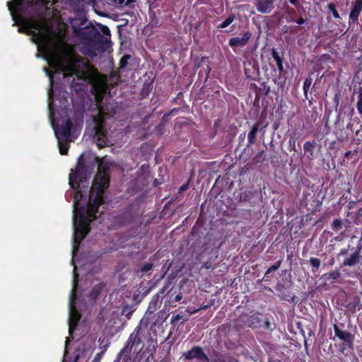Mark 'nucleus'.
I'll list each match as a JSON object with an SVG mask.
<instances>
[{"instance_id":"34","label":"nucleus","mask_w":362,"mask_h":362,"mask_svg":"<svg viewBox=\"0 0 362 362\" xmlns=\"http://www.w3.org/2000/svg\"><path fill=\"white\" fill-rule=\"evenodd\" d=\"M100 30L103 33V35L105 37H106V35L110 36V30L106 25H101Z\"/></svg>"},{"instance_id":"24","label":"nucleus","mask_w":362,"mask_h":362,"mask_svg":"<svg viewBox=\"0 0 362 362\" xmlns=\"http://www.w3.org/2000/svg\"><path fill=\"white\" fill-rule=\"evenodd\" d=\"M235 16L234 14H230L229 16L223 21L221 24H219L217 28L219 29H223L227 28L228 25H230L235 20Z\"/></svg>"},{"instance_id":"51","label":"nucleus","mask_w":362,"mask_h":362,"mask_svg":"<svg viewBox=\"0 0 362 362\" xmlns=\"http://www.w3.org/2000/svg\"><path fill=\"white\" fill-rule=\"evenodd\" d=\"M358 215L362 217V209H360L358 211Z\"/></svg>"},{"instance_id":"55","label":"nucleus","mask_w":362,"mask_h":362,"mask_svg":"<svg viewBox=\"0 0 362 362\" xmlns=\"http://www.w3.org/2000/svg\"><path fill=\"white\" fill-rule=\"evenodd\" d=\"M95 0H88V1L91 4L95 2Z\"/></svg>"},{"instance_id":"6","label":"nucleus","mask_w":362,"mask_h":362,"mask_svg":"<svg viewBox=\"0 0 362 362\" xmlns=\"http://www.w3.org/2000/svg\"><path fill=\"white\" fill-rule=\"evenodd\" d=\"M74 284L70 294V305H71V315L69 323V332H72L73 329L77 326L78 321L81 318L80 313L74 308V304L76 298V286L77 282L74 280Z\"/></svg>"},{"instance_id":"33","label":"nucleus","mask_w":362,"mask_h":362,"mask_svg":"<svg viewBox=\"0 0 362 362\" xmlns=\"http://www.w3.org/2000/svg\"><path fill=\"white\" fill-rule=\"evenodd\" d=\"M310 262L311 265L316 269H318L320 266L321 262L317 258H311Z\"/></svg>"},{"instance_id":"28","label":"nucleus","mask_w":362,"mask_h":362,"mask_svg":"<svg viewBox=\"0 0 362 362\" xmlns=\"http://www.w3.org/2000/svg\"><path fill=\"white\" fill-rule=\"evenodd\" d=\"M315 142L313 141V142H310V141H307L305 144H304V150L305 152H309L310 153L311 156H313V148H315Z\"/></svg>"},{"instance_id":"21","label":"nucleus","mask_w":362,"mask_h":362,"mask_svg":"<svg viewBox=\"0 0 362 362\" xmlns=\"http://www.w3.org/2000/svg\"><path fill=\"white\" fill-rule=\"evenodd\" d=\"M47 75L49 76V89L48 91V100H49L50 103H52L54 100V92H53V74L52 73H49L47 71Z\"/></svg>"},{"instance_id":"49","label":"nucleus","mask_w":362,"mask_h":362,"mask_svg":"<svg viewBox=\"0 0 362 362\" xmlns=\"http://www.w3.org/2000/svg\"><path fill=\"white\" fill-rule=\"evenodd\" d=\"M158 0H147V2L150 4H153L156 3Z\"/></svg>"},{"instance_id":"20","label":"nucleus","mask_w":362,"mask_h":362,"mask_svg":"<svg viewBox=\"0 0 362 362\" xmlns=\"http://www.w3.org/2000/svg\"><path fill=\"white\" fill-rule=\"evenodd\" d=\"M340 276H341V274L339 271H333V272L323 274L322 276L321 279H324L325 281H327L331 279L336 280L338 278H339Z\"/></svg>"},{"instance_id":"45","label":"nucleus","mask_w":362,"mask_h":362,"mask_svg":"<svg viewBox=\"0 0 362 362\" xmlns=\"http://www.w3.org/2000/svg\"><path fill=\"white\" fill-rule=\"evenodd\" d=\"M164 126V124L160 123L158 126L156 127L157 131H159L160 129L163 128Z\"/></svg>"},{"instance_id":"16","label":"nucleus","mask_w":362,"mask_h":362,"mask_svg":"<svg viewBox=\"0 0 362 362\" xmlns=\"http://www.w3.org/2000/svg\"><path fill=\"white\" fill-rule=\"evenodd\" d=\"M361 250V247H358L356 252L343 262V266H354L358 263Z\"/></svg>"},{"instance_id":"35","label":"nucleus","mask_w":362,"mask_h":362,"mask_svg":"<svg viewBox=\"0 0 362 362\" xmlns=\"http://www.w3.org/2000/svg\"><path fill=\"white\" fill-rule=\"evenodd\" d=\"M276 64L277 65L279 73L282 74L284 72L283 59H278V61L276 62Z\"/></svg>"},{"instance_id":"56","label":"nucleus","mask_w":362,"mask_h":362,"mask_svg":"<svg viewBox=\"0 0 362 362\" xmlns=\"http://www.w3.org/2000/svg\"><path fill=\"white\" fill-rule=\"evenodd\" d=\"M300 30V28H298L297 26H296V28H295V30H296V33H297L298 32V30Z\"/></svg>"},{"instance_id":"44","label":"nucleus","mask_w":362,"mask_h":362,"mask_svg":"<svg viewBox=\"0 0 362 362\" xmlns=\"http://www.w3.org/2000/svg\"><path fill=\"white\" fill-rule=\"evenodd\" d=\"M298 25H302L304 23L305 21L303 18H299L298 21H296Z\"/></svg>"},{"instance_id":"42","label":"nucleus","mask_w":362,"mask_h":362,"mask_svg":"<svg viewBox=\"0 0 362 362\" xmlns=\"http://www.w3.org/2000/svg\"><path fill=\"white\" fill-rule=\"evenodd\" d=\"M203 267L205 268L206 269H209L211 268V263L210 262H206L205 263H204Z\"/></svg>"},{"instance_id":"47","label":"nucleus","mask_w":362,"mask_h":362,"mask_svg":"<svg viewBox=\"0 0 362 362\" xmlns=\"http://www.w3.org/2000/svg\"><path fill=\"white\" fill-rule=\"evenodd\" d=\"M135 1H136V0H127L126 2H125V5H129V4H130L132 3H134Z\"/></svg>"},{"instance_id":"2","label":"nucleus","mask_w":362,"mask_h":362,"mask_svg":"<svg viewBox=\"0 0 362 362\" xmlns=\"http://www.w3.org/2000/svg\"><path fill=\"white\" fill-rule=\"evenodd\" d=\"M98 160V173L89 185L90 173L81 156L74 170L69 175V183L75 192L74 212L77 218V228L75 233L83 240L89 233L90 223L96 219L98 207L101 204L103 194L109 186L110 167L112 163L106 160Z\"/></svg>"},{"instance_id":"61","label":"nucleus","mask_w":362,"mask_h":362,"mask_svg":"<svg viewBox=\"0 0 362 362\" xmlns=\"http://www.w3.org/2000/svg\"><path fill=\"white\" fill-rule=\"evenodd\" d=\"M176 299H177V300H179L180 299V297L179 296H177Z\"/></svg>"},{"instance_id":"48","label":"nucleus","mask_w":362,"mask_h":362,"mask_svg":"<svg viewBox=\"0 0 362 362\" xmlns=\"http://www.w3.org/2000/svg\"><path fill=\"white\" fill-rule=\"evenodd\" d=\"M301 323L300 322H297V327L300 330L301 332H303V329H302V327H301Z\"/></svg>"},{"instance_id":"57","label":"nucleus","mask_w":362,"mask_h":362,"mask_svg":"<svg viewBox=\"0 0 362 362\" xmlns=\"http://www.w3.org/2000/svg\"><path fill=\"white\" fill-rule=\"evenodd\" d=\"M273 362H282L280 360H278V359H275V360H272Z\"/></svg>"},{"instance_id":"58","label":"nucleus","mask_w":362,"mask_h":362,"mask_svg":"<svg viewBox=\"0 0 362 362\" xmlns=\"http://www.w3.org/2000/svg\"><path fill=\"white\" fill-rule=\"evenodd\" d=\"M289 1L292 5H294V0H289Z\"/></svg>"},{"instance_id":"52","label":"nucleus","mask_w":362,"mask_h":362,"mask_svg":"<svg viewBox=\"0 0 362 362\" xmlns=\"http://www.w3.org/2000/svg\"><path fill=\"white\" fill-rule=\"evenodd\" d=\"M126 1H127V0H119V3L120 4H124L125 5V2H126Z\"/></svg>"},{"instance_id":"15","label":"nucleus","mask_w":362,"mask_h":362,"mask_svg":"<svg viewBox=\"0 0 362 362\" xmlns=\"http://www.w3.org/2000/svg\"><path fill=\"white\" fill-rule=\"evenodd\" d=\"M361 10L362 0H356L355 2L353 3V6L349 15V18L353 21V23L358 21Z\"/></svg>"},{"instance_id":"1","label":"nucleus","mask_w":362,"mask_h":362,"mask_svg":"<svg viewBox=\"0 0 362 362\" xmlns=\"http://www.w3.org/2000/svg\"><path fill=\"white\" fill-rule=\"evenodd\" d=\"M49 54V64L55 72L64 74V77L75 76L71 88L76 92L90 91L95 97L98 113L93 117L95 123L94 140L99 148L108 145L107 131L105 127V119L113 117L117 112L116 103L103 102L107 93V87L103 83L96 82L93 78L90 66L72 49L61 45H46Z\"/></svg>"},{"instance_id":"50","label":"nucleus","mask_w":362,"mask_h":362,"mask_svg":"<svg viewBox=\"0 0 362 362\" xmlns=\"http://www.w3.org/2000/svg\"><path fill=\"white\" fill-rule=\"evenodd\" d=\"M122 356L118 354L117 359L114 362H120V358Z\"/></svg>"},{"instance_id":"43","label":"nucleus","mask_w":362,"mask_h":362,"mask_svg":"<svg viewBox=\"0 0 362 362\" xmlns=\"http://www.w3.org/2000/svg\"><path fill=\"white\" fill-rule=\"evenodd\" d=\"M245 133H243L239 136V140L243 141L245 139Z\"/></svg>"},{"instance_id":"31","label":"nucleus","mask_w":362,"mask_h":362,"mask_svg":"<svg viewBox=\"0 0 362 362\" xmlns=\"http://www.w3.org/2000/svg\"><path fill=\"white\" fill-rule=\"evenodd\" d=\"M281 297L283 299L288 300V301H293L294 300V295L288 291L287 293L285 292H283L281 294Z\"/></svg>"},{"instance_id":"46","label":"nucleus","mask_w":362,"mask_h":362,"mask_svg":"<svg viewBox=\"0 0 362 362\" xmlns=\"http://www.w3.org/2000/svg\"><path fill=\"white\" fill-rule=\"evenodd\" d=\"M180 318V315H177L175 317H173L171 320H172V322H173L175 320H178Z\"/></svg>"},{"instance_id":"60","label":"nucleus","mask_w":362,"mask_h":362,"mask_svg":"<svg viewBox=\"0 0 362 362\" xmlns=\"http://www.w3.org/2000/svg\"><path fill=\"white\" fill-rule=\"evenodd\" d=\"M335 240H341V238H339V237H336V238H335Z\"/></svg>"},{"instance_id":"22","label":"nucleus","mask_w":362,"mask_h":362,"mask_svg":"<svg viewBox=\"0 0 362 362\" xmlns=\"http://www.w3.org/2000/svg\"><path fill=\"white\" fill-rule=\"evenodd\" d=\"M214 362H238L235 358L228 354H222L218 356Z\"/></svg>"},{"instance_id":"32","label":"nucleus","mask_w":362,"mask_h":362,"mask_svg":"<svg viewBox=\"0 0 362 362\" xmlns=\"http://www.w3.org/2000/svg\"><path fill=\"white\" fill-rule=\"evenodd\" d=\"M311 84H312V79L310 78H306L305 81H304L303 90H304V93H305V95H307V93L309 90Z\"/></svg>"},{"instance_id":"54","label":"nucleus","mask_w":362,"mask_h":362,"mask_svg":"<svg viewBox=\"0 0 362 362\" xmlns=\"http://www.w3.org/2000/svg\"><path fill=\"white\" fill-rule=\"evenodd\" d=\"M79 356L77 355L75 356V362H76L78 360Z\"/></svg>"},{"instance_id":"18","label":"nucleus","mask_w":362,"mask_h":362,"mask_svg":"<svg viewBox=\"0 0 362 362\" xmlns=\"http://www.w3.org/2000/svg\"><path fill=\"white\" fill-rule=\"evenodd\" d=\"M280 265H281V262L278 261L274 265H272L269 268H268V269L267 270V272L264 274V276L262 280L264 281H270L271 279L273 278L272 273L276 272L279 268Z\"/></svg>"},{"instance_id":"7","label":"nucleus","mask_w":362,"mask_h":362,"mask_svg":"<svg viewBox=\"0 0 362 362\" xmlns=\"http://www.w3.org/2000/svg\"><path fill=\"white\" fill-rule=\"evenodd\" d=\"M54 134L58 140L68 141L73 128V123L69 118H67L60 126L52 125Z\"/></svg>"},{"instance_id":"63","label":"nucleus","mask_w":362,"mask_h":362,"mask_svg":"<svg viewBox=\"0 0 362 362\" xmlns=\"http://www.w3.org/2000/svg\"><path fill=\"white\" fill-rule=\"evenodd\" d=\"M360 302V298H357V304H358Z\"/></svg>"},{"instance_id":"40","label":"nucleus","mask_w":362,"mask_h":362,"mask_svg":"<svg viewBox=\"0 0 362 362\" xmlns=\"http://www.w3.org/2000/svg\"><path fill=\"white\" fill-rule=\"evenodd\" d=\"M188 188V184H184L179 188V193H182Z\"/></svg>"},{"instance_id":"25","label":"nucleus","mask_w":362,"mask_h":362,"mask_svg":"<svg viewBox=\"0 0 362 362\" xmlns=\"http://www.w3.org/2000/svg\"><path fill=\"white\" fill-rule=\"evenodd\" d=\"M63 140H58V145L59 148V153L61 155H66L69 148V145L67 144L68 141H62Z\"/></svg>"},{"instance_id":"37","label":"nucleus","mask_w":362,"mask_h":362,"mask_svg":"<svg viewBox=\"0 0 362 362\" xmlns=\"http://www.w3.org/2000/svg\"><path fill=\"white\" fill-rule=\"evenodd\" d=\"M104 355V351H100V353H98L96 356H95L94 359L92 361V362H100L102 357Z\"/></svg>"},{"instance_id":"26","label":"nucleus","mask_w":362,"mask_h":362,"mask_svg":"<svg viewBox=\"0 0 362 362\" xmlns=\"http://www.w3.org/2000/svg\"><path fill=\"white\" fill-rule=\"evenodd\" d=\"M131 56L129 54H124L119 61V69L121 70L124 69L127 67V65L128 64V62Z\"/></svg>"},{"instance_id":"19","label":"nucleus","mask_w":362,"mask_h":362,"mask_svg":"<svg viewBox=\"0 0 362 362\" xmlns=\"http://www.w3.org/2000/svg\"><path fill=\"white\" fill-rule=\"evenodd\" d=\"M157 301H151L149 303L148 310L146 313L144 317L142 319H145L144 324L146 327H148L150 320V315L153 313V312L156 310Z\"/></svg>"},{"instance_id":"38","label":"nucleus","mask_w":362,"mask_h":362,"mask_svg":"<svg viewBox=\"0 0 362 362\" xmlns=\"http://www.w3.org/2000/svg\"><path fill=\"white\" fill-rule=\"evenodd\" d=\"M272 57H273V59H274L275 62L278 61V59H281V57L279 56V52L275 49H272Z\"/></svg>"},{"instance_id":"29","label":"nucleus","mask_w":362,"mask_h":362,"mask_svg":"<svg viewBox=\"0 0 362 362\" xmlns=\"http://www.w3.org/2000/svg\"><path fill=\"white\" fill-rule=\"evenodd\" d=\"M328 8H329V10L332 13L333 16H334L335 18H340L339 14V13L337 12V9H336V7H335L334 4H333V3H329V4H328Z\"/></svg>"},{"instance_id":"64","label":"nucleus","mask_w":362,"mask_h":362,"mask_svg":"<svg viewBox=\"0 0 362 362\" xmlns=\"http://www.w3.org/2000/svg\"><path fill=\"white\" fill-rule=\"evenodd\" d=\"M268 362H273L272 359H269Z\"/></svg>"},{"instance_id":"10","label":"nucleus","mask_w":362,"mask_h":362,"mask_svg":"<svg viewBox=\"0 0 362 362\" xmlns=\"http://www.w3.org/2000/svg\"><path fill=\"white\" fill-rule=\"evenodd\" d=\"M334 330L336 337L342 340L344 343L349 346V348L353 349L354 336L350 332L341 330L339 326L336 324L334 325Z\"/></svg>"},{"instance_id":"5","label":"nucleus","mask_w":362,"mask_h":362,"mask_svg":"<svg viewBox=\"0 0 362 362\" xmlns=\"http://www.w3.org/2000/svg\"><path fill=\"white\" fill-rule=\"evenodd\" d=\"M77 37L79 38L83 43L93 49L94 51L103 52L107 48V44L109 40L107 37L103 35L94 26L90 29H88L86 33L81 30L77 31Z\"/></svg>"},{"instance_id":"8","label":"nucleus","mask_w":362,"mask_h":362,"mask_svg":"<svg viewBox=\"0 0 362 362\" xmlns=\"http://www.w3.org/2000/svg\"><path fill=\"white\" fill-rule=\"evenodd\" d=\"M93 25L92 22H89L85 15V13H78V18L74 19L71 27L74 35L77 37L78 30H81L82 33H86L88 29H90Z\"/></svg>"},{"instance_id":"41","label":"nucleus","mask_w":362,"mask_h":362,"mask_svg":"<svg viewBox=\"0 0 362 362\" xmlns=\"http://www.w3.org/2000/svg\"><path fill=\"white\" fill-rule=\"evenodd\" d=\"M357 153V151H349L345 153L344 154V157L345 158H349V157H351V155H354Z\"/></svg>"},{"instance_id":"17","label":"nucleus","mask_w":362,"mask_h":362,"mask_svg":"<svg viewBox=\"0 0 362 362\" xmlns=\"http://www.w3.org/2000/svg\"><path fill=\"white\" fill-rule=\"evenodd\" d=\"M105 284L103 282L95 285L88 294L90 299L94 301L96 300L105 288Z\"/></svg>"},{"instance_id":"14","label":"nucleus","mask_w":362,"mask_h":362,"mask_svg":"<svg viewBox=\"0 0 362 362\" xmlns=\"http://www.w3.org/2000/svg\"><path fill=\"white\" fill-rule=\"evenodd\" d=\"M70 6L78 13H84L86 6L90 4L88 0H68Z\"/></svg>"},{"instance_id":"59","label":"nucleus","mask_w":362,"mask_h":362,"mask_svg":"<svg viewBox=\"0 0 362 362\" xmlns=\"http://www.w3.org/2000/svg\"><path fill=\"white\" fill-rule=\"evenodd\" d=\"M266 325H267V327H269V325H270V323H269V322H266Z\"/></svg>"},{"instance_id":"9","label":"nucleus","mask_w":362,"mask_h":362,"mask_svg":"<svg viewBox=\"0 0 362 362\" xmlns=\"http://www.w3.org/2000/svg\"><path fill=\"white\" fill-rule=\"evenodd\" d=\"M182 356L188 361L197 359L199 361H209L208 356L204 352L202 348L198 346H194L188 351L183 353Z\"/></svg>"},{"instance_id":"13","label":"nucleus","mask_w":362,"mask_h":362,"mask_svg":"<svg viewBox=\"0 0 362 362\" xmlns=\"http://www.w3.org/2000/svg\"><path fill=\"white\" fill-rule=\"evenodd\" d=\"M260 129V122H255L247 134V144L246 148H250L256 141L257 134Z\"/></svg>"},{"instance_id":"53","label":"nucleus","mask_w":362,"mask_h":362,"mask_svg":"<svg viewBox=\"0 0 362 362\" xmlns=\"http://www.w3.org/2000/svg\"><path fill=\"white\" fill-rule=\"evenodd\" d=\"M210 71H211V69H210V67L208 66H207V75H209V74ZM206 78H208V76H206Z\"/></svg>"},{"instance_id":"11","label":"nucleus","mask_w":362,"mask_h":362,"mask_svg":"<svg viewBox=\"0 0 362 362\" xmlns=\"http://www.w3.org/2000/svg\"><path fill=\"white\" fill-rule=\"evenodd\" d=\"M252 34L250 31L243 33L242 37H234L229 40L228 45L231 47H243L245 46L250 39Z\"/></svg>"},{"instance_id":"62","label":"nucleus","mask_w":362,"mask_h":362,"mask_svg":"<svg viewBox=\"0 0 362 362\" xmlns=\"http://www.w3.org/2000/svg\"><path fill=\"white\" fill-rule=\"evenodd\" d=\"M346 250H342V251L341 252V254H345V253H346Z\"/></svg>"},{"instance_id":"36","label":"nucleus","mask_w":362,"mask_h":362,"mask_svg":"<svg viewBox=\"0 0 362 362\" xmlns=\"http://www.w3.org/2000/svg\"><path fill=\"white\" fill-rule=\"evenodd\" d=\"M357 108L360 114L362 115V93L359 94V100L357 103Z\"/></svg>"},{"instance_id":"39","label":"nucleus","mask_w":362,"mask_h":362,"mask_svg":"<svg viewBox=\"0 0 362 362\" xmlns=\"http://www.w3.org/2000/svg\"><path fill=\"white\" fill-rule=\"evenodd\" d=\"M151 23L153 25V26H158V24H159V21H158V19L156 18V16H154L153 18H151Z\"/></svg>"},{"instance_id":"3","label":"nucleus","mask_w":362,"mask_h":362,"mask_svg":"<svg viewBox=\"0 0 362 362\" xmlns=\"http://www.w3.org/2000/svg\"><path fill=\"white\" fill-rule=\"evenodd\" d=\"M31 5V0H12L7 2L8 8L15 24L21 25L18 30L21 32L23 29L28 33H33L34 35L38 36L40 33L33 31V30H38L39 25L37 22L33 20H25L23 16Z\"/></svg>"},{"instance_id":"4","label":"nucleus","mask_w":362,"mask_h":362,"mask_svg":"<svg viewBox=\"0 0 362 362\" xmlns=\"http://www.w3.org/2000/svg\"><path fill=\"white\" fill-rule=\"evenodd\" d=\"M145 319H141L139 325L136 327L133 332L129 335L125 346L119 353V356H124V360L127 361L132 352L142 353L143 351V341L146 337L147 328L144 324Z\"/></svg>"},{"instance_id":"30","label":"nucleus","mask_w":362,"mask_h":362,"mask_svg":"<svg viewBox=\"0 0 362 362\" xmlns=\"http://www.w3.org/2000/svg\"><path fill=\"white\" fill-rule=\"evenodd\" d=\"M153 263H151V262H146V263H144L142 265V267L141 268V271L143 273H146V272L151 270L152 268H153Z\"/></svg>"},{"instance_id":"27","label":"nucleus","mask_w":362,"mask_h":362,"mask_svg":"<svg viewBox=\"0 0 362 362\" xmlns=\"http://www.w3.org/2000/svg\"><path fill=\"white\" fill-rule=\"evenodd\" d=\"M343 223L341 219L336 218L332 223V228L334 230L338 231L342 228Z\"/></svg>"},{"instance_id":"12","label":"nucleus","mask_w":362,"mask_h":362,"mask_svg":"<svg viewBox=\"0 0 362 362\" xmlns=\"http://www.w3.org/2000/svg\"><path fill=\"white\" fill-rule=\"evenodd\" d=\"M256 8L262 13H269L274 8V0H257Z\"/></svg>"},{"instance_id":"23","label":"nucleus","mask_w":362,"mask_h":362,"mask_svg":"<svg viewBox=\"0 0 362 362\" xmlns=\"http://www.w3.org/2000/svg\"><path fill=\"white\" fill-rule=\"evenodd\" d=\"M135 310L134 305H126L122 307V314L129 320L132 317V313Z\"/></svg>"}]
</instances>
